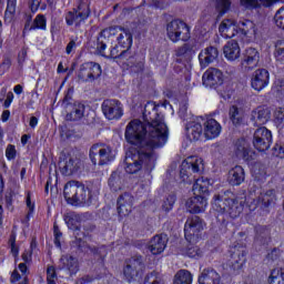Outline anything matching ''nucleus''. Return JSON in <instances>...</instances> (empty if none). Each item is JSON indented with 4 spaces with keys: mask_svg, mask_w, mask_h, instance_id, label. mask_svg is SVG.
Returning <instances> with one entry per match:
<instances>
[{
    "mask_svg": "<svg viewBox=\"0 0 284 284\" xmlns=\"http://www.w3.org/2000/svg\"><path fill=\"white\" fill-rule=\"evenodd\" d=\"M213 209L216 210V212H221V214H229L231 219H236L243 210V207L239 206L234 200H226L223 202L219 195L214 199Z\"/></svg>",
    "mask_w": 284,
    "mask_h": 284,
    "instance_id": "9b49d317",
    "label": "nucleus"
},
{
    "mask_svg": "<svg viewBox=\"0 0 284 284\" xmlns=\"http://www.w3.org/2000/svg\"><path fill=\"white\" fill-rule=\"evenodd\" d=\"M3 3V0H0V6ZM14 12H17V0H8L7 10L4 12L6 23H12L14 20Z\"/></svg>",
    "mask_w": 284,
    "mask_h": 284,
    "instance_id": "c85d7f7f",
    "label": "nucleus"
},
{
    "mask_svg": "<svg viewBox=\"0 0 284 284\" xmlns=\"http://www.w3.org/2000/svg\"><path fill=\"white\" fill-rule=\"evenodd\" d=\"M28 141H30V135L23 134V135L21 136V144H22V145H27V144H28Z\"/></svg>",
    "mask_w": 284,
    "mask_h": 284,
    "instance_id": "e2e57ef3",
    "label": "nucleus"
},
{
    "mask_svg": "<svg viewBox=\"0 0 284 284\" xmlns=\"http://www.w3.org/2000/svg\"><path fill=\"white\" fill-rule=\"evenodd\" d=\"M274 121L277 125H281L284 121V108H277L274 111Z\"/></svg>",
    "mask_w": 284,
    "mask_h": 284,
    "instance_id": "49530a36",
    "label": "nucleus"
},
{
    "mask_svg": "<svg viewBox=\"0 0 284 284\" xmlns=\"http://www.w3.org/2000/svg\"><path fill=\"white\" fill-rule=\"evenodd\" d=\"M229 114L233 125H241V113L236 106H232Z\"/></svg>",
    "mask_w": 284,
    "mask_h": 284,
    "instance_id": "58836bf2",
    "label": "nucleus"
},
{
    "mask_svg": "<svg viewBox=\"0 0 284 284\" xmlns=\"http://www.w3.org/2000/svg\"><path fill=\"white\" fill-rule=\"evenodd\" d=\"M30 258H31V254H30V253H23V254H22V260H23L26 263H28V261H30Z\"/></svg>",
    "mask_w": 284,
    "mask_h": 284,
    "instance_id": "774afa93",
    "label": "nucleus"
},
{
    "mask_svg": "<svg viewBox=\"0 0 284 284\" xmlns=\"http://www.w3.org/2000/svg\"><path fill=\"white\" fill-rule=\"evenodd\" d=\"M230 6H232L230 0H216V10L220 12V17L230 10Z\"/></svg>",
    "mask_w": 284,
    "mask_h": 284,
    "instance_id": "e433bc0d",
    "label": "nucleus"
},
{
    "mask_svg": "<svg viewBox=\"0 0 284 284\" xmlns=\"http://www.w3.org/2000/svg\"><path fill=\"white\" fill-rule=\"evenodd\" d=\"M26 50H22L20 53H19V63H23V61H26Z\"/></svg>",
    "mask_w": 284,
    "mask_h": 284,
    "instance_id": "69168bd1",
    "label": "nucleus"
},
{
    "mask_svg": "<svg viewBox=\"0 0 284 284\" xmlns=\"http://www.w3.org/2000/svg\"><path fill=\"white\" fill-rule=\"evenodd\" d=\"M166 32L170 41L176 43L179 41H189L190 27L183 21L175 20L168 24Z\"/></svg>",
    "mask_w": 284,
    "mask_h": 284,
    "instance_id": "1a4fd4ad",
    "label": "nucleus"
},
{
    "mask_svg": "<svg viewBox=\"0 0 284 284\" xmlns=\"http://www.w3.org/2000/svg\"><path fill=\"white\" fill-rule=\"evenodd\" d=\"M82 70H87L88 79H98L101 74V65L94 62H87L82 65Z\"/></svg>",
    "mask_w": 284,
    "mask_h": 284,
    "instance_id": "cd10ccee",
    "label": "nucleus"
},
{
    "mask_svg": "<svg viewBox=\"0 0 284 284\" xmlns=\"http://www.w3.org/2000/svg\"><path fill=\"white\" fill-rule=\"evenodd\" d=\"M53 234H54V243L55 247H61V236L62 234L59 232V226H53Z\"/></svg>",
    "mask_w": 284,
    "mask_h": 284,
    "instance_id": "8fccbe9b",
    "label": "nucleus"
},
{
    "mask_svg": "<svg viewBox=\"0 0 284 284\" xmlns=\"http://www.w3.org/2000/svg\"><path fill=\"white\" fill-rule=\"evenodd\" d=\"M62 267L69 270L70 274H77L79 270V263L73 257H61Z\"/></svg>",
    "mask_w": 284,
    "mask_h": 284,
    "instance_id": "2f4dec72",
    "label": "nucleus"
},
{
    "mask_svg": "<svg viewBox=\"0 0 284 284\" xmlns=\"http://www.w3.org/2000/svg\"><path fill=\"white\" fill-rule=\"evenodd\" d=\"M196 50H199V44H196V41L191 40L178 51V54H187V52H196Z\"/></svg>",
    "mask_w": 284,
    "mask_h": 284,
    "instance_id": "c9c22d12",
    "label": "nucleus"
},
{
    "mask_svg": "<svg viewBox=\"0 0 284 284\" xmlns=\"http://www.w3.org/2000/svg\"><path fill=\"white\" fill-rule=\"evenodd\" d=\"M47 28H48V20L45 19V16L38 14L34 18L33 23L30 27V30H47Z\"/></svg>",
    "mask_w": 284,
    "mask_h": 284,
    "instance_id": "72a5a7b5",
    "label": "nucleus"
},
{
    "mask_svg": "<svg viewBox=\"0 0 284 284\" xmlns=\"http://www.w3.org/2000/svg\"><path fill=\"white\" fill-rule=\"evenodd\" d=\"M268 284H284L283 268H274L268 276Z\"/></svg>",
    "mask_w": 284,
    "mask_h": 284,
    "instance_id": "473e14b6",
    "label": "nucleus"
},
{
    "mask_svg": "<svg viewBox=\"0 0 284 284\" xmlns=\"http://www.w3.org/2000/svg\"><path fill=\"white\" fill-rule=\"evenodd\" d=\"M74 42L71 41L68 45H67V54H70L72 52V50H74Z\"/></svg>",
    "mask_w": 284,
    "mask_h": 284,
    "instance_id": "0e129e2a",
    "label": "nucleus"
},
{
    "mask_svg": "<svg viewBox=\"0 0 284 284\" xmlns=\"http://www.w3.org/2000/svg\"><path fill=\"white\" fill-rule=\"evenodd\" d=\"M63 194L69 205H81L82 203H88L90 191L83 184L71 181L64 185Z\"/></svg>",
    "mask_w": 284,
    "mask_h": 284,
    "instance_id": "423d86ee",
    "label": "nucleus"
},
{
    "mask_svg": "<svg viewBox=\"0 0 284 284\" xmlns=\"http://www.w3.org/2000/svg\"><path fill=\"white\" fill-rule=\"evenodd\" d=\"M272 196H274V191H270L262 195V197L256 201V205H264L265 207H267V205H272Z\"/></svg>",
    "mask_w": 284,
    "mask_h": 284,
    "instance_id": "ea45409f",
    "label": "nucleus"
},
{
    "mask_svg": "<svg viewBox=\"0 0 284 284\" xmlns=\"http://www.w3.org/2000/svg\"><path fill=\"white\" fill-rule=\"evenodd\" d=\"M130 199H132L129 194L122 195L120 196V199L118 200V213L120 216H128V214H130V212H132V205L130 203H126L128 201H130Z\"/></svg>",
    "mask_w": 284,
    "mask_h": 284,
    "instance_id": "bb28decb",
    "label": "nucleus"
},
{
    "mask_svg": "<svg viewBox=\"0 0 284 284\" xmlns=\"http://www.w3.org/2000/svg\"><path fill=\"white\" fill-rule=\"evenodd\" d=\"M45 10L44 6H41V0H32L31 2V11L37 12V10Z\"/></svg>",
    "mask_w": 284,
    "mask_h": 284,
    "instance_id": "3c124183",
    "label": "nucleus"
},
{
    "mask_svg": "<svg viewBox=\"0 0 284 284\" xmlns=\"http://www.w3.org/2000/svg\"><path fill=\"white\" fill-rule=\"evenodd\" d=\"M27 207L29 210L28 216H30V214L34 212V203L32 202V200H30V193L27 194Z\"/></svg>",
    "mask_w": 284,
    "mask_h": 284,
    "instance_id": "5fc2aeb1",
    "label": "nucleus"
},
{
    "mask_svg": "<svg viewBox=\"0 0 284 284\" xmlns=\"http://www.w3.org/2000/svg\"><path fill=\"white\" fill-rule=\"evenodd\" d=\"M187 212L193 214H200V212H205L207 209V196L205 195H194L185 203Z\"/></svg>",
    "mask_w": 284,
    "mask_h": 284,
    "instance_id": "f3484780",
    "label": "nucleus"
},
{
    "mask_svg": "<svg viewBox=\"0 0 284 284\" xmlns=\"http://www.w3.org/2000/svg\"><path fill=\"white\" fill-rule=\"evenodd\" d=\"M214 182L207 178H200L193 184V194L194 196H210V187Z\"/></svg>",
    "mask_w": 284,
    "mask_h": 284,
    "instance_id": "412c9836",
    "label": "nucleus"
},
{
    "mask_svg": "<svg viewBox=\"0 0 284 284\" xmlns=\"http://www.w3.org/2000/svg\"><path fill=\"white\" fill-rule=\"evenodd\" d=\"M216 59H219V50L214 47H207L199 54L200 65L203 70L204 68H207L210 63H214Z\"/></svg>",
    "mask_w": 284,
    "mask_h": 284,
    "instance_id": "aec40b11",
    "label": "nucleus"
},
{
    "mask_svg": "<svg viewBox=\"0 0 284 284\" xmlns=\"http://www.w3.org/2000/svg\"><path fill=\"white\" fill-rule=\"evenodd\" d=\"M203 170V159L199 156L186 158L180 168V179L182 183H192V172H201Z\"/></svg>",
    "mask_w": 284,
    "mask_h": 284,
    "instance_id": "6e6552de",
    "label": "nucleus"
},
{
    "mask_svg": "<svg viewBox=\"0 0 284 284\" xmlns=\"http://www.w3.org/2000/svg\"><path fill=\"white\" fill-rule=\"evenodd\" d=\"M176 202V196L174 195H170L166 201H164L162 207L164 210V212H170V210H172V207H174V203Z\"/></svg>",
    "mask_w": 284,
    "mask_h": 284,
    "instance_id": "c03bdc74",
    "label": "nucleus"
},
{
    "mask_svg": "<svg viewBox=\"0 0 284 284\" xmlns=\"http://www.w3.org/2000/svg\"><path fill=\"white\" fill-rule=\"evenodd\" d=\"M88 17H90V4L82 2L75 11L67 14L65 21L69 26H80Z\"/></svg>",
    "mask_w": 284,
    "mask_h": 284,
    "instance_id": "4468645a",
    "label": "nucleus"
},
{
    "mask_svg": "<svg viewBox=\"0 0 284 284\" xmlns=\"http://www.w3.org/2000/svg\"><path fill=\"white\" fill-rule=\"evenodd\" d=\"M13 91L16 94H21L23 92V87H21L20 84L16 85L13 88Z\"/></svg>",
    "mask_w": 284,
    "mask_h": 284,
    "instance_id": "338daca9",
    "label": "nucleus"
},
{
    "mask_svg": "<svg viewBox=\"0 0 284 284\" xmlns=\"http://www.w3.org/2000/svg\"><path fill=\"white\" fill-rule=\"evenodd\" d=\"M223 52L227 61H236V59L241 58V47L239 45V42L234 40L225 44Z\"/></svg>",
    "mask_w": 284,
    "mask_h": 284,
    "instance_id": "b1692460",
    "label": "nucleus"
},
{
    "mask_svg": "<svg viewBox=\"0 0 284 284\" xmlns=\"http://www.w3.org/2000/svg\"><path fill=\"white\" fill-rule=\"evenodd\" d=\"M203 125H204V129H203V135L205 136V139H207V141H212V139H217V136H221V124L210 118V119H206L204 122H203Z\"/></svg>",
    "mask_w": 284,
    "mask_h": 284,
    "instance_id": "a211bd4d",
    "label": "nucleus"
},
{
    "mask_svg": "<svg viewBox=\"0 0 284 284\" xmlns=\"http://www.w3.org/2000/svg\"><path fill=\"white\" fill-rule=\"evenodd\" d=\"M57 278V273L53 268V266H49L47 270V281L48 284H57L54 281Z\"/></svg>",
    "mask_w": 284,
    "mask_h": 284,
    "instance_id": "de8ad7c7",
    "label": "nucleus"
},
{
    "mask_svg": "<svg viewBox=\"0 0 284 284\" xmlns=\"http://www.w3.org/2000/svg\"><path fill=\"white\" fill-rule=\"evenodd\" d=\"M108 45H105V43H101L98 47V54H100L101 57H105V50H106Z\"/></svg>",
    "mask_w": 284,
    "mask_h": 284,
    "instance_id": "052dcab7",
    "label": "nucleus"
},
{
    "mask_svg": "<svg viewBox=\"0 0 284 284\" xmlns=\"http://www.w3.org/2000/svg\"><path fill=\"white\" fill-rule=\"evenodd\" d=\"M1 119L3 121V123H6V121H8V119H10V111H3Z\"/></svg>",
    "mask_w": 284,
    "mask_h": 284,
    "instance_id": "680f3d73",
    "label": "nucleus"
},
{
    "mask_svg": "<svg viewBox=\"0 0 284 284\" xmlns=\"http://www.w3.org/2000/svg\"><path fill=\"white\" fill-rule=\"evenodd\" d=\"M258 0H241V6L244 8H256Z\"/></svg>",
    "mask_w": 284,
    "mask_h": 284,
    "instance_id": "603ef678",
    "label": "nucleus"
},
{
    "mask_svg": "<svg viewBox=\"0 0 284 284\" xmlns=\"http://www.w3.org/2000/svg\"><path fill=\"white\" fill-rule=\"evenodd\" d=\"M69 230H73L74 231V235L79 236V221H77V217L74 216H67L64 219Z\"/></svg>",
    "mask_w": 284,
    "mask_h": 284,
    "instance_id": "4c0bfd02",
    "label": "nucleus"
},
{
    "mask_svg": "<svg viewBox=\"0 0 284 284\" xmlns=\"http://www.w3.org/2000/svg\"><path fill=\"white\" fill-rule=\"evenodd\" d=\"M102 112L109 121H114L123 116V104L116 100H105L102 103Z\"/></svg>",
    "mask_w": 284,
    "mask_h": 284,
    "instance_id": "ddd939ff",
    "label": "nucleus"
},
{
    "mask_svg": "<svg viewBox=\"0 0 284 284\" xmlns=\"http://www.w3.org/2000/svg\"><path fill=\"white\" fill-rule=\"evenodd\" d=\"M274 55L276 61H284V40L276 43Z\"/></svg>",
    "mask_w": 284,
    "mask_h": 284,
    "instance_id": "79ce46f5",
    "label": "nucleus"
},
{
    "mask_svg": "<svg viewBox=\"0 0 284 284\" xmlns=\"http://www.w3.org/2000/svg\"><path fill=\"white\" fill-rule=\"evenodd\" d=\"M270 85V71L257 69L251 75V88L256 92H262Z\"/></svg>",
    "mask_w": 284,
    "mask_h": 284,
    "instance_id": "2eb2a0df",
    "label": "nucleus"
},
{
    "mask_svg": "<svg viewBox=\"0 0 284 284\" xmlns=\"http://www.w3.org/2000/svg\"><path fill=\"white\" fill-rule=\"evenodd\" d=\"M258 1L261 6H264V8H271V6L278 3V0H258Z\"/></svg>",
    "mask_w": 284,
    "mask_h": 284,
    "instance_id": "4d7b16f0",
    "label": "nucleus"
},
{
    "mask_svg": "<svg viewBox=\"0 0 284 284\" xmlns=\"http://www.w3.org/2000/svg\"><path fill=\"white\" fill-rule=\"evenodd\" d=\"M272 115V111H270V108L262 105L257 106L252 112V119L255 121V125H265L267 121H270V116Z\"/></svg>",
    "mask_w": 284,
    "mask_h": 284,
    "instance_id": "4be33fe9",
    "label": "nucleus"
},
{
    "mask_svg": "<svg viewBox=\"0 0 284 284\" xmlns=\"http://www.w3.org/2000/svg\"><path fill=\"white\" fill-rule=\"evenodd\" d=\"M6 156L8 161H14V159H17V148L12 144H9L6 150Z\"/></svg>",
    "mask_w": 284,
    "mask_h": 284,
    "instance_id": "a18cd8bd",
    "label": "nucleus"
},
{
    "mask_svg": "<svg viewBox=\"0 0 284 284\" xmlns=\"http://www.w3.org/2000/svg\"><path fill=\"white\" fill-rule=\"evenodd\" d=\"M168 245L166 235H156L149 243V250L153 254H162Z\"/></svg>",
    "mask_w": 284,
    "mask_h": 284,
    "instance_id": "5701e85b",
    "label": "nucleus"
},
{
    "mask_svg": "<svg viewBox=\"0 0 284 284\" xmlns=\"http://www.w3.org/2000/svg\"><path fill=\"white\" fill-rule=\"evenodd\" d=\"M89 156L93 165H109L116 159V152L108 144H93L90 149Z\"/></svg>",
    "mask_w": 284,
    "mask_h": 284,
    "instance_id": "0eeeda50",
    "label": "nucleus"
},
{
    "mask_svg": "<svg viewBox=\"0 0 284 284\" xmlns=\"http://www.w3.org/2000/svg\"><path fill=\"white\" fill-rule=\"evenodd\" d=\"M77 172V162L70 159L64 165V174L70 175Z\"/></svg>",
    "mask_w": 284,
    "mask_h": 284,
    "instance_id": "37998d69",
    "label": "nucleus"
},
{
    "mask_svg": "<svg viewBox=\"0 0 284 284\" xmlns=\"http://www.w3.org/2000/svg\"><path fill=\"white\" fill-rule=\"evenodd\" d=\"M17 241V236H11L10 240H9V243L11 245V254L12 256L14 257H18L19 256V247H17V245L14 244Z\"/></svg>",
    "mask_w": 284,
    "mask_h": 284,
    "instance_id": "09e8293b",
    "label": "nucleus"
},
{
    "mask_svg": "<svg viewBox=\"0 0 284 284\" xmlns=\"http://www.w3.org/2000/svg\"><path fill=\"white\" fill-rule=\"evenodd\" d=\"M144 121L132 120L125 129V140L130 145L140 148L129 149L124 159V170L128 174H136L141 170V163L146 165V170H152L156 162L154 148H163L168 143V124L165 115L159 113V105L149 102L144 106Z\"/></svg>",
    "mask_w": 284,
    "mask_h": 284,
    "instance_id": "f257e3e1",
    "label": "nucleus"
},
{
    "mask_svg": "<svg viewBox=\"0 0 284 284\" xmlns=\"http://www.w3.org/2000/svg\"><path fill=\"white\" fill-rule=\"evenodd\" d=\"M201 118L191 116L190 122L185 124L186 142H183L182 146L187 148L192 141H199L203 134V126L201 125Z\"/></svg>",
    "mask_w": 284,
    "mask_h": 284,
    "instance_id": "9d476101",
    "label": "nucleus"
},
{
    "mask_svg": "<svg viewBox=\"0 0 284 284\" xmlns=\"http://www.w3.org/2000/svg\"><path fill=\"white\" fill-rule=\"evenodd\" d=\"M85 112V106L81 102H77L73 105V111L67 115L68 121H79L83 119V113Z\"/></svg>",
    "mask_w": 284,
    "mask_h": 284,
    "instance_id": "c756f323",
    "label": "nucleus"
},
{
    "mask_svg": "<svg viewBox=\"0 0 284 284\" xmlns=\"http://www.w3.org/2000/svg\"><path fill=\"white\" fill-rule=\"evenodd\" d=\"M12 101H14V94H12V92H9L4 101V108H9L10 105H12Z\"/></svg>",
    "mask_w": 284,
    "mask_h": 284,
    "instance_id": "13d9d810",
    "label": "nucleus"
},
{
    "mask_svg": "<svg viewBox=\"0 0 284 284\" xmlns=\"http://www.w3.org/2000/svg\"><path fill=\"white\" fill-rule=\"evenodd\" d=\"M30 128L34 129L39 125V118L37 116H31L29 121Z\"/></svg>",
    "mask_w": 284,
    "mask_h": 284,
    "instance_id": "bf43d9fd",
    "label": "nucleus"
},
{
    "mask_svg": "<svg viewBox=\"0 0 284 284\" xmlns=\"http://www.w3.org/2000/svg\"><path fill=\"white\" fill-rule=\"evenodd\" d=\"M101 39H109L110 41L115 39L116 44L111 49V59L123 58V54L132 48L133 42L130 30L120 27L104 29L101 32Z\"/></svg>",
    "mask_w": 284,
    "mask_h": 284,
    "instance_id": "20e7f679",
    "label": "nucleus"
},
{
    "mask_svg": "<svg viewBox=\"0 0 284 284\" xmlns=\"http://www.w3.org/2000/svg\"><path fill=\"white\" fill-rule=\"evenodd\" d=\"M245 181V171L241 166H234L229 172V183L231 185H241Z\"/></svg>",
    "mask_w": 284,
    "mask_h": 284,
    "instance_id": "a878e982",
    "label": "nucleus"
},
{
    "mask_svg": "<svg viewBox=\"0 0 284 284\" xmlns=\"http://www.w3.org/2000/svg\"><path fill=\"white\" fill-rule=\"evenodd\" d=\"M185 114H187V104L182 103L180 105L179 115L181 116V119H185Z\"/></svg>",
    "mask_w": 284,
    "mask_h": 284,
    "instance_id": "6e6d98bb",
    "label": "nucleus"
},
{
    "mask_svg": "<svg viewBox=\"0 0 284 284\" xmlns=\"http://www.w3.org/2000/svg\"><path fill=\"white\" fill-rule=\"evenodd\" d=\"M245 265V253H236L233 254V270H241Z\"/></svg>",
    "mask_w": 284,
    "mask_h": 284,
    "instance_id": "f704fd0d",
    "label": "nucleus"
},
{
    "mask_svg": "<svg viewBox=\"0 0 284 284\" xmlns=\"http://www.w3.org/2000/svg\"><path fill=\"white\" fill-rule=\"evenodd\" d=\"M235 154L237 159H242L246 163H250L256 159V153L250 150V144L245 139L239 140L235 143Z\"/></svg>",
    "mask_w": 284,
    "mask_h": 284,
    "instance_id": "dca6fc26",
    "label": "nucleus"
},
{
    "mask_svg": "<svg viewBox=\"0 0 284 284\" xmlns=\"http://www.w3.org/2000/svg\"><path fill=\"white\" fill-rule=\"evenodd\" d=\"M258 61H261V53L258 50L254 48H248L244 52V58L242 61V68L245 70H252L258 65Z\"/></svg>",
    "mask_w": 284,
    "mask_h": 284,
    "instance_id": "6ab92c4d",
    "label": "nucleus"
},
{
    "mask_svg": "<svg viewBox=\"0 0 284 284\" xmlns=\"http://www.w3.org/2000/svg\"><path fill=\"white\" fill-rule=\"evenodd\" d=\"M273 154L277 159H284V146L275 145Z\"/></svg>",
    "mask_w": 284,
    "mask_h": 284,
    "instance_id": "864d4df0",
    "label": "nucleus"
},
{
    "mask_svg": "<svg viewBox=\"0 0 284 284\" xmlns=\"http://www.w3.org/2000/svg\"><path fill=\"white\" fill-rule=\"evenodd\" d=\"M253 145L258 152H266L272 145V131L262 126L254 132Z\"/></svg>",
    "mask_w": 284,
    "mask_h": 284,
    "instance_id": "f8f14e48",
    "label": "nucleus"
},
{
    "mask_svg": "<svg viewBox=\"0 0 284 284\" xmlns=\"http://www.w3.org/2000/svg\"><path fill=\"white\" fill-rule=\"evenodd\" d=\"M173 284H192V273L181 270L175 274Z\"/></svg>",
    "mask_w": 284,
    "mask_h": 284,
    "instance_id": "7c9ffc66",
    "label": "nucleus"
},
{
    "mask_svg": "<svg viewBox=\"0 0 284 284\" xmlns=\"http://www.w3.org/2000/svg\"><path fill=\"white\" fill-rule=\"evenodd\" d=\"M136 267L141 268V262L138 260H130L123 271V276L128 283H132V281H136L139 277V273H136Z\"/></svg>",
    "mask_w": 284,
    "mask_h": 284,
    "instance_id": "393cba45",
    "label": "nucleus"
},
{
    "mask_svg": "<svg viewBox=\"0 0 284 284\" xmlns=\"http://www.w3.org/2000/svg\"><path fill=\"white\" fill-rule=\"evenodd\" d=\"M272 92L276 94V97H284V81L276 80L272 87Z\"/></svg>",
    "mask_w": 284,
    "mask_h": 284,
    "instance_id": "a19ab883",
    "label": "nucleus"
},
{
    "mask_svg": "<svg viewBox=\"0 0 284 284\" xmlns=\"http://www.w3.org/2000/svg\"><path fill=\"white\" fill-rule=\"evenodd\" d=\"M201 230H203V222H201L199 216L193 215L186 220L184 225V236L189 243L185 251L189 258H201V256H203V251L196 246V243L201 241Z\"/></svg>",
    "mask_w": 284,
    "mask_h": 284,
    "instance_id": "39448f33",
    "label": "nucleus"
},
{
    "mask_svg": "<svg viewBox=\"0 0 284 284\" xmlns=\"http://www.w3.org/2000/svg\"><path fill=\"white\" fill-rule=\"evenodd\" d=\"M219 32L224 39L237 37L239 41H243V43H252L258 37L256 24L250 20L237 22L234 19H225L221 22Z\"/></svg>",
    "mask_w": 284,
    "mask_h": 284,
    "instance_id": "f03ea898",
    "label": "nucleus"
},
{
    "mask_svg": "<svg viewBox=\"0 0 284 284\" xmlns=\"http://www.w3.org/2000/svg\"><path fill=\"white\" fill-rule=\"evenodd\" d=\"M203 85L206 88H220L219 94L225 101L234 99L236 91L234 83L227 82V74L216 68L207 69L202 77Z\"/></svg>",
    "mask_w": 284,
    "mask_h": 284,
    "instance_id": "7ed1b4c3",
    "label": "nucleus"
}]
</instances>
